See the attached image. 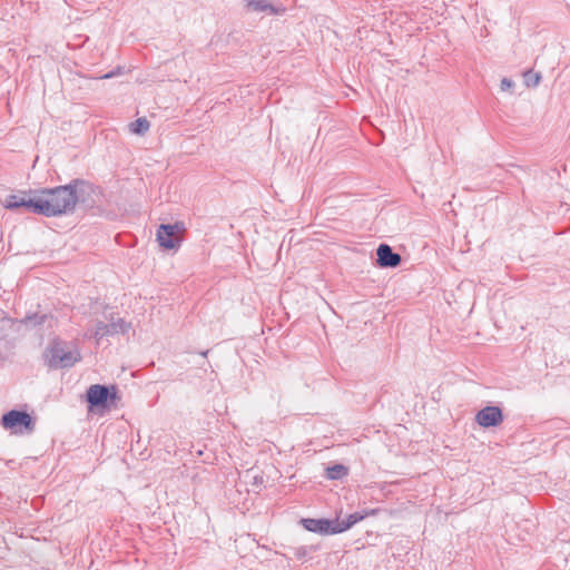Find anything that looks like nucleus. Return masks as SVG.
Masks as SVG:
<instances>
[{
	"label": "nucleus",
	"mask_w": 570,
	"mask_h": 570,
	"mask_svg": "<svg viewBox=\"0 0 570 570\" xmlns=\"http://www.w3.org/2000/svg\"><path fill=\"white\" fill-rule=\"evenodd\" d=\"M94 187L86 180L73 179L63 186L35 190L33 214L55 217L70 214L79 200L90 195Z\"/></svg>",
	"instance_id": "nucleus-1"
},
{
	"label": "nucleus",
	"mask_w": 570,
	"mask_h": 570,
	"mask_svg": "<svg viewBox=\"0 0 570 570\" xmlns=\"http://www.w3.org/2000/svg\"><path fill=\"white\" fill-rule=\"evenodd\" d=\"M46 358L51 368H68L79 362L81 355L75 344L55 338L46 352Z\"/></svg>",
	"instance_id": "nucleus-2"
},
{
	"label": "nucleus",
	"mask_w": 570,
	"mask_h": 570,
	"mask_svg": "<svg viewBox=\"0 0 570 570\" xmlns=\"http://www.w3.org/2000/svg\"><path fill=\"white\" fill-rule=\"evenodd\" d=\"M1 425L12 433L29 434L35 430V421L31 415L24 411L11 410L2 415Z\"/></svg>",
	"instance_id": "nucleus-3"
},
{
	"label": "nucleus",
	"mask_w": 570,
	"mask_h": 570,
	"mask_svg": "<svg viewBox=\"0 0 570 570\" xmlns=\"http://www.w3.org/2000/svg\"><path fill=\"white\" fill-rule=\"evenodd\" d=\"M117 399V390L111 386V391L106 385L94 384L87 390V401L91 407H107L108 401L114 402Z\"/></svg>",
	"instance_id": "nucleus-4"
},
{
	"label": "nucleus",
	"mask_w": 570,
	"mask_h": 570,
	"mask_svg": "<svg viewBox=\"0 0 570 570\" xmlns=\"http://www.w3.org/2000/svg\"><path fill=\"white\" fill-rule=\"evenodd\" d=\"M183 229L181 224H161L157 229V242L165 249H176L181 243L178 233Z\"/></svg>",
	"instance_id": "nucleus-5"
},
{
	"label": "nucleus",
	"mask_w": 570,
	"mask_h": 570,
	"mask_svg": "<svg viewBox=\"0 0 570 570\" xmlns=\"http://www.w3.org/2000/svg\"><path fill=\"white\" fill-rule=\"evenodd\" d=\"M33 204L35 190H28L8 195L3 202V207L10 210L24 208L27 212L33 213Z\"/></svg>",
	"instance_id": "nucleus-6"
},
{
	"label": "nucleus",
	"mask_w": 570,
	"mask_h": 570,
	"mask_svg": "<svg viewBox=\"0 0 570 570\" xmlns=\"http://www.w3.org/2000/svg\"><path fill=\"white\" fill-rule=\"evenodd\" d=\"M475 421L482 428L498 426L503 421V414L498 406H485L476 413Z\"/></svg>",
	"instance_id": "nucleus-7"
},
{
	"label": "nucleus",
	"mask_w": 570,
	"mask_h": 570,
	"mask_svg": "<svg viewBox=\"0 0 570 570\" xmlns=\"http://www.w3.org/2000/svg\"><path fill=\"white\" fill-rule=\"evenodd\" d=\"M301 523L309 532L320 534H337L335 520L306 518L302 519Z\"/></svg>",
	"instance_id": "nucleus-8"
},
{
	"label": "nucleus",
	"mask_w": 570,
	"mask_h": 570,
	"mask_svg": "<svg viewBox=\"0 0 570 570\" xmlns=\"http://www.w3.org/2000/svg\"><path fill=\"white\" fill-rule=\"evenodd\" d=\"M377 265L384 268H393L401 264V256L392 250L387 244H381L376 249Z\"/></svg>",
	"instance_id": "nucleus-9"
},
{
	"label": "nucleus",
	"mask_w": 570,
	"mask_h": 570,
	"mask_svg": "<svg viewBox=\"0 0 570 570\" xmlns=\"http://www.w3.org/2000/svg\"><path fill=\"white\" fill-rule=\"evenodd\" d=\"M247 8L255 12H265L268 14H282L285 8L282 4H274L271 0H245Z\"/></svg>",
	"instance_id": "nucleus-10"
},
{
	"label": "nucleus",
	"mask_w": 570,
	"mask_h": 570,
	"mask_svg": "<svg viewBox=\"0 0 570 570\" xmlns=\"http://www.w3.org/2000/svg\"><path fill=\"white\" fill-rule=\"evenodd\" d=\"M370 514H375V510H372V511L363 513V514L355 512V513L347 515V518L344 520H335V527H336L337 533L348 530L355 523L363 520L366 515H370Z\"/></svg>",
	"instance_id": "nucleus-11"
},
{
	"label": "nucleus",
	"mask_w": 570,
	"mask_h": 570,
	"mask_svg": "<svg viewBox=\"0 0 570 570\" xmlns=\"http://www.w3.org/2000/svg\"><path fill=\"white\" fill-rule=\"evenodd\" d=\"M109 327H110L111 335L126 334L131 328V324L126 322L124 318L115 320L114 317H111Z\"/></svg>",
	"instance_id": "nucleus-12"
},
{
	"label": "nucleus",
	"mask_w": 570,
	"mask_h": 570,
	"mask_svg": "<svg viewBox=\"0 0 570 570\" xmlns=\"http://www.w3.org/2000/svg\"><path fill=\"white\" fill-rule=\"evenodd\" d=\"M348 473V469L343 464H334L326 469V478L328 480H340L346 476Z\"/></svg>",
	"instance_id": "nucleus-13"
},
{
	"label": "nucleus",
	"mask_w": 570,
	"mask_h": 570,
	"mask_svg": "<svg viewBox=\"0 0 570 570\" xmlns=\"http://www.w3.org/2000/svg\"><path fill=\"white\" fill-rule=\"evenodd\" d=\"M150 124L146 118H138L130 124V129L134 134L145 135L149 130Z\"/></svg>",
	"instance_id": "nucleus-14"
},
{
	"label": "nucleus",
	"mask_w": 570,
	"mask_h": 570,
	"mask_svg": "<svg viewBox=\"0 0 570 570\" xmlns=\"http://www.w3.org/2000/svg\"><path fill=\"white\" fill-rule=\"evenodd\" d=\"M111 335L109 324H105L104 322H98L96 324L95 331L92 332V336L99 341L105 336Z\"/></svg>",
	"instance_id": "nucleus-15"
},
{
	"label": "nucleus",
	"mask_w": 570,
	"mask_h": 570,
	"mask_svg": "<svg viewBox=\"0 0 570 570\" xmlns=\"http://www.w3.org/2000/svg\"><path fill=\"white\" fill-rule=\"evenodd\" d=\"M316 549L317 547L314 546H299L293 549V553L298 560H303L309 557Z\"/></svg>",
	"instance_id": "nucleus-16"
},
{
	"label": "nucleus",
	"mask_w": 570,
	"mask_h": 570,
	"mask_svg": "<svg viewBox=\"0 0 570 570\" xmlns=\"http://www.w3.org/2000/svg\"><path fill=\"white\" fill-rule=\"evenodd\" d=\"M524 83L527 87H537L541 80V75L532 71H527L523 75Z\"/></svg>",
	"instance_id": "nucleus-17"
},
{
	"label": "nucleus",
	"mask_w": 570,
	"mask_h": 570,
	"mask_svg": "<svg viewBox=\"0 0 570 570\" xmlns=\"http://www.w3.org/2000/svg\"><path fill=\"white\" fill-rule=\"evenodd\" d=\"M47 318H48L47 315H41V316L35 315L32 317L29 316L26 318V323H31L32 321H35V324H42Z\"/></svg>",
	"instance_id": "nucleus-18"
},
{
	"label": "nucleus",
	"mask_w": 570,
	"mask_h": 570,
	"mask_svg": "<svg viewBox=\"0 0 570 570\" xmlns=\"http://www.w3.org/2000/svg\"><path fill=\"white\" fill-rule=\"evenodd\" d=\"M513 85H514V83H513V81H512V80H510V79H508V78H503V79L501 80V85H500V87H501V90L505 91V90H509L510 88H512V87H513Z\"/></svg>",
	"instance_id": "nucleus-19"
},
{
	"label": "nucleus",
	"mask_w": 570,
	"mask_h": 570,
	"mask_svg": "<svg viewBox=\"0 0 570 570\" xmlns=\"http://www.w3.org/2000/svg\"><path fill=\"white\" fill-rule=\"evenodd\" d=\"M112 76H114V73H106L102 78L108 79V78H111Z\"/></svg>",
	"instance_id": "nucleus-20"
},
{
	"label": "nucleus",
	"mask_w": 570,
	"mask_h": 570,
	"mask_svg": "<svg viewBox=\"0 0 570 570\" xmlns=\"http://www.w3.org/2000/svg\"><path fill=\"white\" fill-rule=\"evenodd\" d=\"M207 354H208V351H204V352H202V355H203V356H207Z\"/></svg>",
	"instance_id": "nucleus-21"
}]
</instances>
